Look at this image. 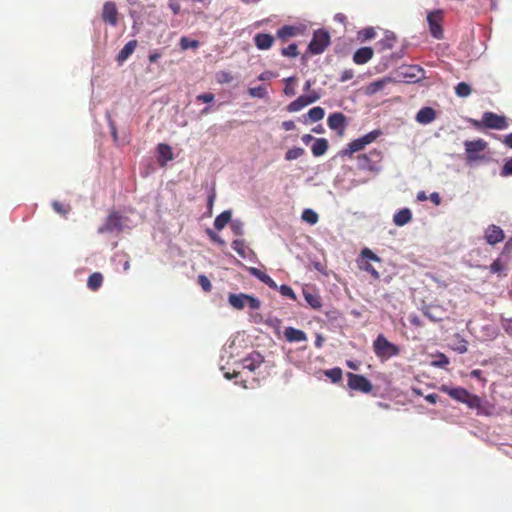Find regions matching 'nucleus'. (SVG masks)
<instances>
[{
  "instance_id": "nucleus-1",
  "label": "nucleus",
  "mask_w": 512,
  "mask_h": 512,
  "mask_svg": "<svg viewBox=\"0 0 512 512\" xmlns=\"http://www.w3.org/2000/svg\"><path fill=\"white\" fill-rule=\"evenodd\" d=\"M440 391L450 396L452 399L466 404L469 408H479L481 400L477 395L471 394L468 390L462 387H452L442 385Z\"/></svg>"
},
{
  "instance_id": "nucleus-2",
  "label": "nucleus",
  "mask_w": 512,
  "mask_h": 512,
  "mask_svg": "<svg viewBox=\"0 0 512 512\" xmlns=\"http://www.w3.org/2000/svg\"><path fill=\"white\" fill-rule=\"evenodd\" d=\"M373 350L377 357L382 359H388L393 356H397L400 349L397 345L388 341L387 338L379 334L373 342Z\"/></svg>"
},
{
  "instance_id": "nucleus-3",
  "label": "nucleus",
  "mask_w": 512,
  "mask_h": 512,
  "mask_svg": "<svg viewBox=\"0 0 512 512\" xmlns=\"http://www.w3.org/2000/svg\"><path fill=\"white\" fill-rule=\"evenodd\" d=\"M228 303L236 310H242L246 306H248L251 310H257L261 305L258 298L245 293L229 294Z\"/></svg>"
},
{
  "instance_id": "nucleus-4",
  "label": "nucleus",
  "mask_w": 512,
  "mask_h": 512,
  "mask_svg": "<svg viewBox=\"0 0 512 512\" xmlns=\"http://www.w3.org/2000/svg\"><path fill=\"white\" fill-rule=\"evenodd\" d=\"M464 146L466 159L469 164L484 159V155H481V153L487 148V142L483 139L465 141Z\"/></svg>"
},
{
  "instance_id": "nucleus-5",
  "label": "nucleus",
  "mask_w": 512,
  "mask_h": 512,
  "mask_svg": "<svg viewBox=\"0 0 512 512\" xmlns=\"http://www.w3.org/2000/svg\"><path fill=\"white\" fill-rule=\"evenodd\" d=\"M330 44V35L325 30H317L309 43L308 49L312 54L322 53Z\"/></svg>"
},
{
  "instance_id": "nucleus-6",
  "label": "nucleus",
  "mask_w": 512,
  "mask_h": 512,
  "mask_svg": "<svg viewBox=\"0 0 512 512\" xmlns=\"http://www.w3.org/2000/svg\"><path fill=\"white\" fill-rule=\"evenodd\" d=\"M321 98V93L317 90H312L310 93L301 95L294 101H292L288 106L287 110L289 112H298L302 110L304 107L317 102Z\"/></svg>"
},
{
  "instance_id": "nucleus-7",
  "label": "nucleus",
  "mask_w": 512,
  "mask_h": 512,
  "mask_svg": "<svg viewBox=\"0 0 512 512\" xmlns=\"http://www.w3.org/2000/svg\"><path fill=\"white\" fill-rule=\"evenodd\" d=\"M380 160L381 152L373 150L369 154H363L358 157V166L362 170L377 171Z\"/></svg>"
},
{
  "instance_id": "nucleus-8",
  "label": "nucleus",
  "mask_w": 512,
  "mask_h": 512,
  "mask_svg": "<svg viewBox=\"0 0 512 512\" xmlns=\"http://www.w3.org/2000/svg\"><path fill=\"white\" fill-rule=\"evenodd\" d=\"M347 377L348 386L352 390L361 391L363 393H369L372 391L373 386L366 377L354 373H348Z\"/></svg>"
},
{
  "instance_id": "nucleus-9",
  "label": "nucleus",
  "mask_w": 512,
  "mask_h": 512,
  "mask_svg": "<svg viewBox=\"0 0 512 512\" xmlns=\"http://www.w3.org/2000/svg\"><path fill=\"white\" fill-rule=\"evenodd\" d=\"M482 123L490 129L503 130L508 127L506 118L493 112H485L482 116Z\"/></svg>"
},
{
  "instance_id": "nucleus-10",
  "label": "nucleus",
  "mask_w": 512,
  "mask_h": 512,
  "mask_svg": "<svg viewBox=\"0 0 512 512\" xmlns=\"http://www.w3.org/2000/svg\"><path fill=\"white\" fill-rule=\"evenodd\" d=\"M429 30L431 35L436 39L443 37V30L441 27L442 13L441 11L430 12L427 15Z\"/></svg>"
},
{
  "instance_id": "nucleus-11",
  "label": "nucleus",
  "mask_w": 512,
  "mask_h": 512,
  "mask_svg": "<svg viewBox=\"0 0 512 512\" xmlns=\"http://www.w3.org/2000/svg\"><path fill=\"white\" fill-rule=\"evenodd\" d=\"M122 228V217L118 213H112L108 216L104 225L98 228V233L120 232Z\"/></svg>"
},
{
  "instance_id": "nucleus-12",
  "label": "nucleus",
  "mask_w": 512,
  "mask_h": 512,
  "mask_svg": "<svg viewBox=\"0 0 512 512\" xmlns=\"http://www.w3.org/2000/svg\"><path fill=\"white\" fill-rule=\"evenodd\" d=\"M328 127L342 136L346 128V117L341 112H335L329 115L327 119Z\"/></svg>"
},
{
  "instance_id": "nucleus-13",
  "label": "nucleus",
  "mask_w": 512,
  "mask_h": 512,
  "mask_svg": "<svg viewBox=\"0 0 512 512\" xmlns=\"http://www.w3.org/2000/svg\"><path fill=\"white\" fill-rule=\"evenodd\" d=\"M402 76L407 79L408 82H418L424 78V69L419 65H410L404 67L401 71Z\"/></svg>"
},
{
  "instance_id": "nucleus-14",
  "label": "nucleus",
  "mask_w": 512,
  "mask_h": 512,
  "mask_svg": "<svg viewBox=\"0 0 512 512\" xmlns=\"http://www.w3.org/2000/svg\"><path fill=\"white\" fill-rule=\"evenodd\" d=\"M264 358L259 352H252L242 360V367L250 372H254L263 363Z\"/></svg>"
},
{
  "instance_id": "nucleus-15",
  "label": "nucleus",
  "mask_w": 512,
  "mask_h": 512,
  "mask_svg": "<svg viewBox=\"0 0 512 512\" xmlns=\"http://www.w3.org/2000/svg\"><path fill=\"white\" fill-rule=\"evenodd\" d=\"M485 239L488 244L495 245L504 239L503 230L496 225H490L485 230Z\"/></svg>"
},
{
  "instance_id": "nucleus-16",
  "label": "nucleus",
  "mask_w": 512,
  "mask_h": 512,
  "mask_svg": "<svg viewBox=\"0 0 512 512\" xmlns=\"http://www.w3.org/2000/svg\"><path fill=\"white\" fill-rule=\"evenodd\" d=\"M117 15L118 11L116 5L113 2H106L102 10L103 20L111 26H116L118 22Z\"/></svg>"
},
{
  "instance_id": "nucleus-17",
  "label": "nucleus",
  "mask_w": 512,
  "mask_h": 512,
  "mask_svg": "<svg viewBox=\"0 0 512 512\" xmlns=\"http://www.w3.org/2000/svg\"><path fill=\"white\" fill-rule=\"evenodd\" d=\"M436 118L435 110L431 107H423L416 114V121L420 124L427 125Z\"/></svg>"
},
{
  "instance_id": "nucleus-18",
  "label": "nucleus",
  "mask_w": 512,
  "mask_h": 512,
  "mask_svg": "<svg viewBox=\"0 0 512 512\" xmlns=\"http://www.w3.org/2000/svg\"><path fill=\"white\" fill-rule=\"evenodd\" d=\"M248 272L256 277L258 280L266 284L269 288L277 290L278 286L276 282L266 273L256 267H249Z\"/></svg>"
},
{
  "instance_id": "nucleus-19",
  "label": "nucleus",
  "mask_w": 512,
  "mask_h": 512,
  "mask_svg": "<svg viewBox=\"0 0 512 512\" xmlns=\"http://www.w3.org/2000/svg\"><path fill=\"white\" fill-rule=\"evenodd\" d=\"M158 162L161 166H165L173 159V152L168 144L160 143L157 146Z\"/></svg>"
},
{
  "instance_id": "nucleus-20",
  "label": "nucleus",
  "mask_w": 512,
  "mask_h": 512,
  "mask_svg": "<svg viewBox=\"0 0 512 512\" xmlns=\"http://www.w3.org/2000/svg\"><path fill=\"white\" fill-rule=\"evenodd\" d=\"M373 54L371 47L359 48L353 55V61L358 65L365 64L373 57Z\"/></svg>"
},
{
  "instance_id": "nucleus-21",
  "label": "nucleus",
  "mask_w": 512,
  "mask_h": 512,
  "mask_svg": "<svg viewBox=\"0 0 512 512\" xmlns=\"http://www.w3.org/2000/svg\"><path fill=\"white\" fill-rule=\"evenodd\" d=\"M274 38L267 33H258L254 36V43L259 50H267L273 45Z\"/></svg>"
},
{
  "instance_id": "nucleus-22",
  "label": "nucleus",
  "mask_w": 512,
  "mask_h": 512,
  "mask_svg": "<svg viewBox=\"0 0 512 512\" xmlns=\"http://www.w3.org/2000/svg\"><path fill=\"white\" fill-rule=\"evenodd\" d=\"M284 337L288 342H303L307 340L305 332L294 327L285 328Z\"/></svg>"
},
{
  "instance_id": "nucleus-23",
  "label": "nucleus",
  "mask_w": 512,
  "mask_h": 512,
  "mask_svg": "<svg viewBox=\"0 0 512 512\" xmlns=\"http://www.w3.org/2000/svg\"><path fill=\"white\" fill-rule=\"evenodd\" d=\"M390 82H391V78H388V77L375 80V81L369 83L365 87V94L369 95V96L374 95L377 92L383 90L385 88V86Z\"/></svg>"
},
{
  "instance_id": "nucleus-24",
  "label": "nucleus",
  "mask_w": 512,
  "mask_h": 512,
  "mask_svg": "<svg viewBox=\"0 0 512 512\" xmlns=\"http://www.w3.org/2000/svg\"><path fill=\"white\" fill-rule=\"evenodd\" d=\"M303 296L306 302L313 308L319 309L322 306L321 298L319 294L310 289H303Z\"/></svg>"
},
{
  "instance_id": "nucleus-25",
  "label": "nucleus",
  "mask_w": 512,
  "mask_h": 512,
  "mask_svg": "<svg viewBox=\"0 0 512 512\" xmlns=\"http://www.w3.org/2000/svg\"><path fill=\"white\" fill-rule=\"evenodd\" d=\"M499 333L498 327L494 324H486L481 327L480 338L484 341L493 340Z\"/></svg>"
},
{
  "instance_id": "nucleus-26",
  "label": "nucleus",
  "mask_w": 512,
  "mask_h": 512,
  "mask_svg": "<svg viewBox=\"0 0 512 512\" xmlns=\"http://www.w3.org/2000/svg\"><path fill=\"white\" fill-rule=\"evenodd\" d=\"M412 219V213L410 209L403 208L395 213L393 217V222L396 226H404L409 223Z\"/></svg>"
},
{
  "instance_id": "nucleus-27",
  "label": "nucleus",
  "mask_w": 512,
  "mask_h": 512,
  "mask_svg": "<svg viewBox=\"0 0 512 512\" xmlns=\"http://www.w3.org/2000/svg\"><path fill=\"white\" fill-rule=\"evenodd\" d=\"M136 47V40H130L129 42H127L124 45V47L119 51L117 55V61L120 63L124 62L135 51Z\"/></svg>"
},
{
  "instance_id": "nucleus-28",
  "label": "nucleus",
  "mask_w": 512,
  "mask_h": 512,
  "mask_svg": "<svg viewBox=\"0 0 512 512\" xmlns=\"http://www.w3.org/2000/svg\"><path fill=\"white\" fill-rule=\"evenodd\" d=\"M232 249L237 252V254L246 259L252 253V251L245 245V241L242 239H236L231 244Z\"/></svg>"
},
{
  "instance_id": "nucleus-29",
  "label": "nucleus",
  "mask_w": 512,
  "mask_h": 512,
  "mask_svg": "<svg viewBox=\"0 0 512 512\" xmlns=\"http://www.w3.org/2000/svg\"><path fill=\"white\" fill-rule=\"evenodd\" d=\"M328 149V141L325 138H318L314 141L311 151L316 157L322 156Z\"/></svg>"
},
{
  "instance_id": "nucleus-30",
  "label": "nucleus",
  "mask_w": 512,
  "mask_h": 512,
  "mask_svg": "<svg viewBox=\"0 0 512 512\" xmlns=\"http://www.w3.org/2000/svg\"><path fill=\"white\" fill-rule=\"evenodd\" d=\"M423 313L433 322H439L444 318V311L440 307H426Z\"/></svg>"
},
{
  "instance_id": "nucleus-31",
  "label": "nucleus",
  "mask_w": 512,
  "mask_h": 512,
  "mask_svg": "<svg viewBox=\"0 0 512 512\" xmlns=\"http://www.w3.org/2000/svg\"><path fill=\"white\" fill-rule=\"evenodd\" d=\"M366 147L363 140L361 138L355 139L351 141L345 150L342 151V154L345 156H352L355 152L361 151Z\"/></svg>"
},
{
  "instance_id": "nucleus-32",
  "label": "nucleus",
  "mask_w": 512,
  "mask_h": 512,
  "mask_svg": "<svg viewBox=\"0 0 512 512\" xmlns=\"http://www.w3.org/2000/svg\"><path fill=\"white\" fill-rule=\"evenodd\" d=\"M231 211L226 210L219 214L214 221V226L217 230H222L229 222H231Z\"/></svg>"
},
{
  "instance_id": "nucleus-33",
  "label": "nucleus",
  "mask_w": 512,
  "mask_h": 512,
  "mask_svg": "<svg viewBox=\"0 0 512 512\" xmlns=\"http://www.w3.org/2000/svg\"><path fill=\"white\" fill-rule=\"evenodd\" d=\"M301 219L309 225H315L319 220V216L313 209L306 208L302 211Z\"/></svg>"
},
{
  "instance_id": "nucleus-34",
  "label": "nucleus",
  "mask_w": 512,
  "mask_h": 512,
  "mask_svg": "<svg viewBox=\"0 0 512 512\" xmlns=\"http://www.w3.org/2000/svg\"><path fill=\"white\" fill-rule=\"evenodd\" d=\"M296 33H297L296 27L285 25V26L281 27L280 29H278L277 36L282 40H286L290 37L295 36Z\"/></svg>"
},
{
  "instance_id": "nucleus-35",
  "label": "nucleus",
  "mask_w": 512,
  "mask_h": 512,
  "mask_svg": "<svg viewBox=\"0 0 512 512\" xmlns=\"http://www.w3.org/2000/svg\"><path fill=\"white\" fill-rule=\"evenodd\" d=\"M102 281H103L102 274L99 272H95L89 276L88 281H87V286L91 290L95 291L101 286Z\"/></svg>"
},
{
  "instance_id": "nucleus-36",
  "label": "nucleus",
  "mask_w": 512,
  "mask_h": 512,
  "mask_svg": "<svg viewBox=\"0 0 512 512\" xmlns=\"http://www.w3.org/2000/svg\"><path fill=\"white\" fill-rule=\"evenodd\" d=\"M505 270H506V264L500 258H497L496 260H494L492 262V264L490 265L491 273L497 274L498 276H502V275L505 276L506 275Z\"/></svg>"
},
{
  "instance_id": "nucleus-37",
  "label": "nucleus",
  "mask_w": 512,
  "mask_h": 512,
  "mask_svg": "<svg viewBox=\"0 0 512 512\" xmlns=\"http://www.w3.org/2000/svg\"><path fill=\"white\" fill-rule=\"evenodd\" d=\"M248 94L252 98L266 99L268 97V91L265 86H257L248 89Z\"/></svg>"
},
{
  "instance_id": "nucleus-38",
  "label": "nucleus",
  "mask_w": 512,
  "mask_h": 512,
  "mask_svg": "<svg viewBox=\"0 0 512 512\" xmlns=\"http://www.w3.org/2000/svg\"><path fill=\"white\" fill-rule=\"evenodd\" d=\"M395 42V36L392 32H386L385 37L378 42L382 50L391 49Z\"/></svg>"
},
{
  "instance_id": "nucleus-39",
  "label": "nucleus",
  "mask_w": 512,
  "mask_h": 512,
  "mask_svg": "<svg viewBox=\"0 0 512 512\" xmlns=\"http://www.w3.org/2000/svg\"><path fill=\"white\" fill-rule=\"evenodd\" d=\"M325 111L322 107H313L308 111V117L311 121L317 122L324 118Z\"/></svg>"
},
{
  "instance_id": "nucleus-40",
  "label": "nucleus",
  "mask_w": 512,
  "mask_h": 512,
  "mask_svg": "<svg viewBox=\"0 0 512 512\" xmlns=\"http://www.w3.org/2000/svg\"><path fill=\"white\" fill-rule=\"evenodd\" d=\"M357 262L361 270L368 272L374 279H379L378 271L369 262L363 260H358Z\"/></svg>"
},
{
  "instance_id": "nucleus-41",
  "label": "nucleus",
  "mask_w": 512,
  "mask_h": 512,
  "mask_svg": "<svg viewBox=\"0 0 512 512\" xmlns=\"http://www.w3.org/2000/svg\"><path fill=\"white\" fill-rule=\"evenodd\" d=\"M358 260L363 261H374V262H381L380 257H378L371 249L364 248L362 249L360 253V258Z\"/></svg>"
},
{
  "instance_id": "nucleus-42",
  "label": "nucleus",
  "mask_w": 512,
  "mask_h": 512,
  "mask_svg": "<svg viewBox=\"0 0 512 512\" xmlns=\"http://www.w3.org/2000/svg\"><path fill=\"white\" fill-rule=\"evenodd\" d=\"M304 154V149L301 147H293L285 153V159L292 161L300 158Z\"/></svg>"
},
{
  "instance_id": "nucleus-43",
  "label": "nucleus",
  "mask_w": 512,
  "mask_h": 512,
  "mask_svg": "<svg viewBox=\"0 0 512 512\" xmlns=\"http://www.w3.org/2000/svg\"><path fill=\"white\" fill-rule=\"evenodd\" d=\"M325 375L333 382L337 383L342 378V370L338 367L328 369L325 371Z\"/></svg>"
},
{
  "instance_id": "nucleus-44",
  "label": "nucleus",
  "mask_w": 512,
  "mask_h": 512,
  "mask_svg": "<svg viewBox=\"0 0 512 512\" xmlns=\"http://www.w3.org/2000/svg\"><path fill=\"white\" fill-rule=\"evenodd\" d=\"M216 81L219 84H228L233 81V76L228 71H219L215 75Z\"/></svg>"
},
{
  "instance_id": "nucleus-45",
  "label": "nucleus",
  "mask_w": 512,
  "mask_h": 512,
  "mask_svg": "<svg viewBox=\"0 0 512 512\" xmlns=\"http://www.w3.org/2000/svg\"><path fill=\"white\" fill-rule=\"evenodd\" d=\"M455 93L459 97H467L471 93V87L465 82H460L455 87Z\"/></svg>"
},
{
  "instance_id": "nucleus-46",
  "label": "nucleus",
  "mask_w": 512,
  "mask_h": 512,
  "mask_svg": "<svg viewBox=\"0 0 512 512\" xmlns=\"http://www.w3.org/2000/svg\"><path fill=\"white\" fill-rule=\"evenodd\" d=\"M230 228H231L233 234L236 236H242L244 234V224L239 219L231 220Z\"/></svg>"
},
{
  "instance_id": "nucleus-47",
  "label": "nucleus",
  "mask_w": 512,
  "mask_h": 512,
  "mask_svg": "<svg viewBox=\"0 0 512 512\" xmlns=\"http://www.w3.org/2000/svg\"><path fill=\"white\" fill-rule=\"evenodd\" d=\"M294 81H295V78L292 76L284 79V82H285L284 94L289 97H292L296 94L295 87L293 86Z\"/></svg>"
},
{
  "instance_id": "nucleus-48",
  "label": "nucleus",
  "mask_w": 512,
  "mask_h": 512,
  "mask_svg": "<svg viewBox=\"0 0 512 512\" xmlns=\"http://www.w3.org/2000/svg\"><path fill=\"white\" fill-rule=\"evenodd\" d=\"M382 134V132L378 129L376 130H373L367 134H365L364 136L360 137L364 144L367 146L369 145L370 143L374 142L380 135Z\"/></svg>"
},
{
  "instance_id": "nucleus-49",
  "label": "nucleus",
  "mask_w": 512,
  "mask_h": 512,
  "mask_svg": "<svg viewBox=\"0 0 512 512\" xmlns=\"http://www.w3.org/2000/svg\"><path fill=\"white\" fill-rule=\"evenodd\" d=\"M281 54L286 57L294 58L298 55V48L295 43H292L288 45L287 47L283 48L281 51Z\"/></svg>"
},
{
  "instance_id": "nucleus-50",
  "label": "nucleus",
  "mask_w": 512,
  "mask_h": 512,
  "mask_svg": "<svg viewBox=\"0 0 512 512\" xmlns=\"http://www.w3.org/2000/svg\"><path fill=\"white\" fill-rule=\"evenodd\" d=\"M180 46L183 50H187L189 48H197L199 46V42L197 40H191L187 37H182L180 39Z\"/></svg>"
},
{
  "instance_id": "nucleus-51",
  "label": "nucleus",
  "mask_w": 512,
  "mask_h": 512,
  "mask_svg": "<svg viewBox=\"0 0 512 512\" xmlns=\"http://www.w3.org/2000/svg\"><path fill=\"white\" fill-rule=\"evenodd\" d=\"M277 289L279 290L282 296L288 297L292 300H296V294L294 293L290 286L283 284Z\"/></svg>"
},
{
  "instance_id": "nucleus-52",
  "label": "nucleus",
  "mask_w": 512,
  "mask_h": 512,
  "mask_svg": "<svg viewBox=\"0 0 512 512\" xmlns=\"http://www.w3.org/2000/svg\"><path fill=\"white\" fill-rule=\"evenodd\" d=\"M198 283L206 292H209L212 288L210 280L205 275H199Z\"/></svg>"
},
{
  "instance_id": "nucleus-53",
  "label": "nucleus",
  "mask_w": 512,
  "mask_h": 512,
  "mask_svg": "<svg viewBox=\"0 0 512 512\" xmlns=\"http://www.w3.org/2000/svg\"><path fill=\"white\" fill-rule=\"evenodd\" d=\"M52 206L57 213L62 214V215H66L70 210L69 206H64L62 203H60L58 201H54L52 203Z\"/></svg>"
},
{
  "instance_id": "nucleus-54",
  "label": "nucleus",
  "mask_w": 512,
  "mask_h": 512,
  "mask_svg": "<svg viewBox=\"0 0 512 512\" xmlns=\"http://www.w3.org/2000/svg\"><path fill=\"white\" fill-rule=\"evenodd\" d=\"M455 351H457L459 354H464L468 350V343L465 339L461 338L458 341V344L454 348Z\"/></svg>"
},
{
  "instance_id": "nucleus-55",
  "label": "nucleus",
  "mask_w": 512,
  "mask_h": 512,
  "mask_svg": "<svg viewBox=\"0 0 512 512\" xmlns=\"http://www.w3.org/2000/svg\"><path fill=\"white\" fill-rule=\"evenodd\" d=\"M449 364V359L446 355L444 354H439L438 355V360L434 361L433 362V365L436 366V367H445Z\"/></svg>"
},
{
  "instance_id": "nucleus-56",
  "label": "nucleus",
  "mask_w": 512,
  "mask_h": 512,
  "mask_svg": "<svg viewBox=\"0 0 512 512\" xmlns=\"http://www.w3.org/2000/svg\"><path fill=\"white\" fill-rule=\"evenodd\" d=\"M197 101L203 102V103H212L214 101V95L212 93H203L199 94L196 97Z\"/></svg>"
},
{
  "instance_id": "nucleus-57",
  "label": "nucleus",
  "mask_w": 512,
  "mask_h": 512,
  "mask_svg": "<svg viewBox=\"0 0 512 512\" xmlns=\"http://www.w3.org/2000/svg\"><path fill=\"white\" fill-rule=\"evenodd\" d=\"M501 175L502 176H508V175H512V158L508 159L502 170H501Z\"/></svg>"
},
{
  "instance_id": "nucleus-58",
  "label": "nucleus",
  "mask_w": 512,
  "mask_h": 512,
  "mask_svg": "<svg viewBox=\"0 0 512 512\" xmlns=\"http://www.w3.org/2000/svg\"><path fill=\"white\" fill-rule=\"evenodd\" d=\"M359 35L367 40V39H371L375 36V31L372 27H369V28H365L363 29L362 31L359 32Z\"/></svg>"
},
{
  "instance_id": "nucleus-59",
  "label": "nucleus",
  "mask_w": 512,
  "mask_h": 512,
  "mask_svg": "<svg viewBox=\"0 0 512 512\" xmlns=\"http://www.w3.org/2000/svg\"><path fill=\"white\" fill-rule=\"evenodd\" d=\"M215 198H216V193H215V190L212 188L209 192V195H208V201H207V208H208V211L211 213L212 211V208H213V204H214V201H215Z\"/></svg>"
},
{
  "instance_id": "nucleus-60",
  "label": "nucleus",
  "mask_w": 512,
  "mask_h": 512,
  "mask_svg": "<svg viewBox=\"0 0 512 512\" xmlns=\"http://www.w3.org/2000/svg\"><path fill=\"white\" fill-rule=\"evenodd\" d=\"M353 76H354V72H353V70H351V69H346V70H344V71L341 73V76H340V79H339V80H340L341 82H346V81H348V80L352 79V78H353Z\"/></svg>"
},
{
  "instance_id": "nucleus-61",
  "label": "nucleus",
  "mask_w": 512,
  "mask_h": 512,
  "mask_svg": "<svg viewBox=\"0 0 512 512\" xmlns=\"http://www.w3.org/2000/svg\"><path fill=\"white\" fill-rule=\"evenodd\" d=\"M276 74L272 71H264L258 76L259 81H268L272 78H275Z\"/></svg>"
},
{
  "instance_id": "nucleus-62",
  "label": "nucleus",
  "mask_w": 512,
  "mask_h": 512,
  "mask_svg": "<svg viewBox=\"0 0 512 512\" xmlns=\"http://www.w3.org/2000/svg\"><path fill=\"white\" fill-rule=\"evenodd\" d=\"M207 234L213 241L217 242L218 244H220V245L225 244V241L219 235H217L215 232H213L212 230L208 229Z\"/></svg>"
},
{
  "instance_id": "nucleus-63",
  "label": "nucleus",
  "mask_w": 512,
  "mask_h": 512,
  "mask_svg": "<svg viewBox=\"0 0 512 512\" xmlns=\"http://www.w3.org/2000/svg\"><path fill=\"white\" fill-rule=\"evenodd\" d=\"M502 326L507 333L512 334V318L503 319Z\"/></svg>"
},
{
  "instance_id": "nucleus-64",
  "label": "nucleus",
  "mask_w": 512,
  "mask_h": 512,
  "mask_svg": "<svg viewBox=\"0 0 512 512\" xmlns=\"http://www.w3.org/2000/svg\"><path fill=\"white\" fill-rule=\"evenodd\" d=\"M168 5L175 15H177L180 12V4L177 1L170 0Z\"/></svg>"
}]
</instances>
